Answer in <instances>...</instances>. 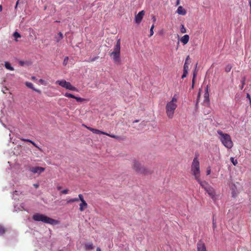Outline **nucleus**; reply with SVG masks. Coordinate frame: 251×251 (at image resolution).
<instances>
[{"mask_svg": "<svg viewBox=\"0 0 251 251\" xmlns=\"http://www.w3.org/2000/svg\"><path fill=\"white\" fill-rule=\"evenodd\" d=\"M191 174L194 176L196 180L201 184L202 187L203 185L200 179V163L197 157H195L191 166Z\"/></svg>", "mask_w": 251, "mask_h": 251, "instance_id": "1", "label": "nucleus"}, {"mask_svg": "<svg viewBox=\"0 0 251 251\" xmlns=\"http://www.w3.org/2000/svg\"><path fill=\"white\" fill-rule=\"evenodd\" d=\"M32 219L35 221L43 222L44 223L49 224L51 225H55L58 223V221L47 217L44 214L38 213L34 214L32 216Z\"/></svg>", "mask_w": 251, "mask_h": 251, "instance_id": "2", "label": "nucleus"}, {"mask_svg": "<svg viewBox=\"0 0 251 251\" xmlns=\"http://www.w3.org/2000/svg\"><path fill=\"white\" fill-rule=\"evenodd\" d=\"M176 102L177 99L174 97L166 105V114L169 119H172L174 117L175 111L177 107Z\"/></svg>", "mask_w": 251, "mask_h": 251, "instance_id": "3", "label": "nucleus"}, {"mask_svg": "<svg viewBox=\"0 0 251 251\" xmlns=\"http://www.w3.org/2000/svg\"><path fill=\"white\" fill-rule=\"evenodd\" d=\"M220 135L219 138L222 144L227 148L231 149L233 147V143L230 135L227 133H224L221 130L217 131Z\"/></svg>", "mask_w": 251, "mask_h": 251, "instance_id": "4", "label": "nucleus"}, {"mask_svg": "<svg viewBox=\"0 0 251 251\" xmlns=\"http://www.w3.org/2000/svg\"><path fill=\"white\" fill-rule=\"evenodd\" d=\"M132 169L138 174L148 175L150 173L149 170L136 160L133 161Z\"/></svg>", "mask_w": 251, "mask_h": 251, "instance_id": "5", "label": "nucleus"}, {"mask_svg": "<svg viewBox=\"0 0 251 251\" xmlns=\"http://www.w3.org/2000/svg\"><path fill=\"white\" fill-rule=\"evenodd\" d=\"M56 83L58 84L61 87L66 88V89L71 91H76V87L73 86L70 82L66 81L65 80H57Z\"/></svg>", "mask_w": 251, "mask_h": 251, "instance_id": "6", "label": "nucleus"}, {"mask_svg": "<svg viewBox=\"0 0 251 251\" xmlns=\"http://www.w3.org/2000/svg\"><path fill=\"white\" fill-rule=\"evenodd\" d=\"M205 191L208 193L209 196L213 199L214 200L215 198V192L214 189L209 186L208 184L205 182Z\"/></svg>", "mask_w": 251, "mask_h": 251, "instance_id": "7", "label": "nucleus"}, {"mask_svg": "<svg viewBox=\"0 0 251 251\" xmlns=\"http://www.w3.org/2000/svg\"><path fill=\"white\" fill-rule=\"evenodd\" d=\"M78 196L79 200L81 201V203L79 205V209L80 211H83L85 209L87 208L88 204L86 201L84 200L83 196L82 194H79Z\"/></svg>", "mask_w": 251, "mask_h": 251, "instance_id": "8", "label": "nucleus"}, {"mask_svg": "<svg viewBox=\"0 0 251 251\" xmlns=\"http://www.w3.org/2000/svg\"><path fill=\"white\" fill-rule=\"evenodd\" d=\"M144 15L145 12L144 10H142L139 12L138 14L136 15L135 16V23L138 24H140L141 22Z\"/></svg>", "mask_w": 251, "mask_h": 251, "instance_id": "9", "label": "nucleus"}, {"mask_svg": "<svg viewBox=\"0 0 251 251\" xmlns=\"http://www.w3.org/2000/svg\"><path fill=\"white\" fill-rule=\"evenodd\" d=\"M29 171L34 174L38 173L40 174L45 171V168L41 167H33L30 168Z\"/></svg>", "mask_w": 251, "mask_h": 251, "instance_id": "10", "label": "nucleus"}, {"mask_svg": "<svg viewBox=\"0 0 251 251\" xmlns=\"http://www.w3.org/2000/svg\"><path fill=\"white\" fill-rule=\"evenodd\" d=\"M64 96L65 97H68V98L75 99L76 100L77 102H82L86 100L85 99L81 98H80V97H75L74 95H73V94H72L71 93H66L65 94Z\"/></svg>", "mask_w": 251, "mask_h": 251, "instance_id": "11", "label": "nucleus"}, {"mask_svg": "<svg viewBox=\"0 0 251 251\" xmlns=\"http://www.w3.org/2000/svg\"><path fill=\"white\" fill-rule=\"evenodd\" d=\"M110 55L112 57L113 62L115 64H119L121 62L120 53H110Z\"/></svg>", "mask_w": 251, "mask_h": 251, "instance_id": "12", "label": "nucleus"}, {"mask_svg": "<svg viewBox=\"0 0 251 251\" xmlns=\"http://www.w3.org/2000/svg\"><path fill=\"white\" fill-rule=\"evenodd\" d=\"M121 52V41L120 39H119L116 44L114 46L113 48V51L110 53L113 54L114 53H120Z\"/></svg>", "mask_w": 251, "mask_h": 251, "instance_id": "13", "label": "nucleus"}, {"mask_svg": "<svg viewBox=\"0 0 251 251\" xmlns=\"http://www.w3.org/2000/svg\"><path fill=\"white\" fill-rule=\"evenodd\" d=\"M82 126H84V127H85L86 128H87L89 130H90L92 132H93L94 133L101 134H103V135L106 134V132H105L100 131V130L99 129H95V128H92V127H88V126H86L85 125H82Z\"/></svg>", "mask_w": 251, "mask_h": 251, "instance_id": "14", "label": "nucleus"}, {"mask_svg": "<svg viewBox=\"0 0 251 251\" xmlns=\"http://www.w3.org/2000/svg\"><path fill=\"white\" fill-rule=\"evenodd\" d=\"M197 251H204V242L201 240L197 244Z\"/></svg>", "mask_w": 251, "mask_h": 251, "instance_id": "15", "label": "nucleus"}, {"mask_svg": "<svg viewBox=\"0 0 251 251\" xmlns=\"http://www.w3.org/2000/svg\"><path fill=\"white\" fill-rule=\"evenodd\" d=\"M189 40V36L188 35H185L182 36L180 39L181 42L184 44H186Z\"/></svg>", "mask_w": 251, "mask_h": 251, "instance_id": "16", "label": "nucleus"}, {"mask_svg": "<svg viewBox=\"0 0 251 251\" xmlns=\"http://www.w3.org/2000/svg\"><path fill=\"white\" fill-rule=\"evenodd\" d=\"M177 13L179 15H185L186 14V11L182 6H180L177 9Z\"/></svg>", "mask_w": 251, "mask_h": 251, "instance_id": "17", "label": "nucleus"}, {"mask_svg": "<svg viewBox=\"0 0 251 251\" xmlns=\"http://www.w3.org/2000/svg\"><path fill=\"white\" fill-rule=\"evenodd\" d=\"M189 56H188L187 57V58H186V60H185V63L184 64V66H183V71H185V72L188 71V69H189V66H188V65H189V63H188V60H189Z\"/></svg>", "mask_w": 251, "mask_h": 251, "instance_id": "18", "label": "nucleus"}, {"mask_svg": "<svg viewBox=\"0 0 251 251\" xmlns=\"http://www.w3.org/2000/svg\"><path fill=\"white\" fill-rule=\"evenodd\" d=\"M205 104H206V106H208L209 105V99L208 97V94L207 90H205Z\"/></svg>", "mask_w": 251, "mask_h": 251, "instance_id": "19", "label": "nucleus"}, {"mask_svg": "<svg viewBox=\"0 0 251 251\" xmlns=\"http://www.w3.org/2000/svg\"><path fill=\"white\" fill-rule=\"evenodd\" d=\"M85 250L86 251L92 250L94 248L93 244L92 243H86L84 247Z\"/></svg>", "mask_w": 251, "mask_h": 251, "instance_id": "20", "label": "nucleus"}, {"mask_svg": "<svg viewBox=\"0 0 251 251\" xmlns=\"http://www.w3.org/2000/svg\"><path fill=\"white\" fill-rule=\"evenodd\" d=\"M4 66H5V67L7 70H9L10 71H14V68L11 66L10 63L7 61L5 62Z\"/></svg>", "mask_w": 251, "mask_h": 251, "instance_id": "21", "label": "nucleus"}, {"mask_svg": "<svg viewBox=\"0 0 251 251\" xmlns=\"http://www.w3.org/2000/svg\"><path fill=\"white\" fill-rule=\"evenodd\" d=\"M55 38L56 39V42H58L63 38V34L60 32L58 33V36H56Z\"/></svg>", "mask_w": 251, "mask_h": 251, "instance_id": "22", "label": "nucleus"}, {"mask_svg": "<svg viewBox=\"0 0 251 251\" xmlns=\"http://www.w3.org/2000/svg\"><path fill=\"white\" fill-rule=\"evenodd\" d=\"M202 91V87L199 90V92L198 94V96H197V102H196V108H197V106H198V101L199 100H200V97H201V92Z\"/></svg>", "mask_w": 251, "mask_h": 251, "instance_id": "23", "label": "nucleus"}, {"mask_svg": "<svg viewBox=\"0 0 251 251\" xmlns=\"http://www.w3.org/2000/svg\"><path fill=\"white\" fill-rule=\"evenodd\" d=\"M6 229L1 225H0V236L2 235L6 232Z\"/></svg>", "mask_w": 251, "mask_h": 251, "instance_id": "24", "label": "nucleus"}, {"mask_svg": "<svg viewBox=\"0 0 251 251\" xmlns=\"http://www.w3.org/2000/svg\"><path fill=\"white\" fill-rule=\"evenodd\" d=\"M79 200V198H75L71 199L67 201V203H73L74 202L78 201Z\"/></svg>", "mask_w": 251, "mask_h": 251, "instance_id": "25", "label": "nucleus"}, {"mask_svg": "<svg viewBox=\"0 0 251 251\" xmlns=\"http://www.w3.org/2000/svg\"><path fill=\"white\" fill-rule=\"evenodd\" d=\"M13 36L15 37V40L16 41H18L17 40V38H21V36L20 35V33H19L17 31H15L14 33H13Z\"/></svg>", "mask_w": 251, "mask_h": 251, "instance_id": "26", "label": "nucleus"}, {"mask_svg": "<svg viewBox=\"0 0 251 251\" xmlns=\"http://www.w3.org/2000/svg\"><path fill=\"white\" fill-rule=\"evenodd\" d=\"M245 80H246V77L244 76L241 81V82L242 83L241 85L240 86V88L241 90H242L243 89L244 86L245 84Z\"/></svg>", "mask_w": 251, "mask_h": 251, "instance_id": "27", "label": "nucleus"}, {"mask_svg": "<svg viewBox=\"0 0 251 251\" xmlns=\"http://www.w3.org/2000/svg\"><path fill=\"white\" fill-rule=\"evenodd\" d=\"M25 84L27 87L33 90L34 89L33 85L32 83L29 82H25Z\"/></svg>", "mask_w": 251, "mask_h": 251, "instance_id": "28", "label": "nucleus"}, {"mask_svg": "<svg viewBox=\"0 0 251 251\" xmlns=\"http://www.w3.org/2000/svg\"><path fill=\"white\" fill-rule=\"evenodd\" d=\"M231 68H232V66L230 64H228L226 67L225 71L226 73H228L230 71Z\"/></svg>", "mask_w": 251, "mask_h": 251, "instance_id": "29", "label": "nucleus"}, {"mask_svg": "<svg viewBox=\"0 0 251 251\" xmlns=\"http://www.w3.org/2000/svg\"><path fill=\"white\" fill-rule=\"evenodd\" d=\"M154 28V25L153 24L151 27V29H150V37H151V36H152L153 35V28Z\"/></svg>", "mask_w": 251, "mask_h": 251, "instance_id": "30", "label": "nucleus"}, {"mask_svg": "<svg viewBox=\"0 0 251 251\" xmlns=\"http://www.w3.org/2000/svg\"><path fill=\"white\" fill-rule=\"evenodd\" d=\"M104 135H107V136H108L109 137H111L112 138H115V139H119L120 138L118 136H116V135H113V134H108L107 133H106V134H105Z\"/></svg>", "mask_w": 251, "mask_h": 251, "instance_id": "31", "label": "nucleus"}, {"mask_svg": "<svg viewBox=\"0 0 251 251\" xmlns=\"http://www.w3.org/2000/svg\"><path fill=\"white\" fill-rule=\"evenodd\" d=\"M180 31L181 33H184L185 32H186V28L184 27V26L182 25H181V27H180Z\"/></svg>", "mask_w": 251, "mask_h": 251, "instance_id": "32", "label": "nucleus"}, {"mask_svg": "<svg viewBox=\"0 0 251 251\" xmlns=\"http://www.w3.org/2000/svg\"><path fill=\"white\" fill-rule=\"evenodd\" d=\"M68 60H69V57L68 56L65 57L64 59L63 63V64L64 66H66L68 64Z\"/></svg>", "mask_w": 251, "mask_h": 251, "instance_id": "33", "label": "nucleus"}, {"mask_svg": "<svg viewBox=\"0 0 251 251\" xmlns=\"http://www.w3.org/2000/svg\"><path fill=\"white\" fill-rule=\"evenodd\" d=\"M230 160L233 164L235 166L238 163L237 160L236 159L235 160L233 157H231Z\"/></svg>", "mask_w": 251, "mask_h": 251, "instance_id": "34", "label": "nucleus"}, {"mask_svg": "<svg viewBox=\"0 0 251 251\" xmlns=\"http://www.w3.org/2000/svg\"><path fill=\"white\" fill-rule=\"evenodd\" d=\"M99 56H96L91 58H90L89 60L88 61L89 62H92L95 61L96 59H98Z\"/></svg>", "mask_w": 251, "mask_h": 251, "instance_id": "35", "label": "nucleus"}, {"mask_svg": "<svg viewBox=\"0 0 251 251\" xmlns=\"http://www.w3.org/2000/svg\"><path fill=\"white\" fill-rule=\"evenodd\" d=\"M20 140L23 141H24V142H32V141L30 139H25V138H20Z\"/></svg>", "mask_w": 251, "mask_h": 251, "instance_id": "36", "label": "nucleus"}, {"mask_svg": "<svg viewBox=\"0 0 251 251\" xmlns=\"http://www.w3.org/2000/svg\"><path fill=\"white\" fill-rule=\"evenodd\" d=\"M187 74H188V72L187 71L185 72V71H183V75H182L181 76V78L182 79H183L184 78L186 77Z\"/></svg>", "mask_w": 251, "mask_h": 251, "instance_id": "37", "label": "nucleus"}, {"mask_svg": "<svg viewBox=\"0 0 251 251\" xmlns=\"http://www.w3.org/2000/svg\"><path fill=\"white\" fill-rule=\"evenodd\" d=\"M68 192H69V190L66 189L62 190L61 191V193L63 194H68Z\"/></svg>", "mask_w": 251, "mask_h": 251, "instance_id": "38", "label": "nucleus"}, {"mask_svg": "<svg viewBox=\"0 0 251 251\" xmlns=\"http://www.w3.org/2000/svg\"><path fill=\"white\" fill-rule=\"evenodd\" d=\"M210 173H211V169H210V167H208L207 168L206 175H210Z\"/></svg>", "mask_w": 251, "mask_h": 251, "instance_id": "39", "label": "nucleus"}, {"mask_svg": "<svg viewBox=\"0 0 251 251\" xmlns=\"http://www.w3.org/2000/svg\"><path fill=\"white\" fill-rule=\"evenodd\" d=\"M39 81L42 84H44V85H46V83L45 82V81L44 80L42 79H39Z\"/></svg>", "mask_w": 251, "mask_h": 251, "instance_id": "40", "label": "nucleus"}, {"mask_svg": "<svg viewBox=\"0 0 251 251\" xmlns=\"http://www.w3.org/2000/svg\"><path fill=\"white\" fill-rule=\"evenodd\" d=\"M247 98H248L249 100L251 105V98L250 95L249 93H247Z\"/></svg>", "mask_w": 251, "mask_h": 251, "instance_id": "41", "label": "nucleus"}, {"mask_svg": "<svg viewBox=\"0 0 251 251\" xmlns=\"http://www.w3.org/2000/svg\"><path fill=\"white\" fill-rule=\"evenodd\" d=\"M31 143L35 147L37 148L38 149L40 150V148L34 142L32 141Z\"/></svg>", "mask_w": 251, "mask_h": 251, "instance_id": "42", "label": "nucleus"}, {"mask_svg": "<svg viewBox=\"0 0 251 251\" xmlns=\"http://www.w3.org/2000/svg\"><path fill=\"white\" fill-rule=\"evenodd\" d=\"M195 76H196V75H195V73H194V74H193V80H192V88L194 86V79H195Z\"/></svg>", "mask_w": 251, "mask_h": 251, "instance_id": "43", "label": "nucleus"}, {"mask_svg": "<svg viewBox=\"0 0 251 251\" xmlns=\"http://www.w3.org/2000/svg\"><path fill=\"white\" fill-rule=\"evenodd\" d=\"M33 90L38 92V93H41V91L39 90H37V89H36L34 88V89H33Z\"/></svg>", "mask_w": 251, "mask_h": 251, "instance_id": "44", "label": "nucleus"}, {"mask_svg": "<svg viewBox=\"0 0 251 251\" xmlns=\"http://www.w3.org/2000/svg\"><path fill=\"white\" fill-rule=\"evenodd\" d=\"M33 90L38 92V93H41V91L39 90H37V89H36L34 88V89H33Z\"/></svg>", "mask_w": 251, "mask_h": 251, "instance_id": "45", "label": "nucleus"}, {"mask_svg": "<svg viewBox=\"0 0 251 251\" xmlns=\"http://www.w3.org/2000/svg\"><path fill=\"white\" fill-rule=\"evenodd\" d=\"M152 19L153 22L154 23L156 22V18H155V17L154 16H152Z\"/></svg>", "mask_w": 251, "mask_h": 251, "instance_id": "46", "label": "nucleus"}, {"mask_svg": "<svg viewBox=\"0 0 251 251\" xmlns=\"http://www.w3.org/2000/svg\"><path fill=\"white\" fill-rule=\"evenodd\" d=\"M33 186L36 188H38L39 186V185L38 184H34Z\"/></svg>", "mask_w": 251, "mask_h": 251, "instance_id": "47", "label": "nucleus"}, {"mask_svg": "<svg viewBox=\"0 0 251 251\" xmlns=\"http://www.w3.org/2000/svg\"><path fill=\"white\" fill-rule=\"evenodd\" d=\"M20 0H18L16 2V5H15V8L16 9L17 7V6L19 4V1Z\"/></svg>", "mask_w": 251, "mask_h": 251, "instance_id": "48", "label": "nucleus"}, {"mask_svg": "<svg viewBox=\"0 0 251 251\" xmlns=\"http://www.w3.org/2000/svg\"><path fill=\"white\" fill-rule=\"evenodd\" d=\"M31 79L32 80H36V78L35 76H32L31 77Z\"/></svg>", "mask_w": 251, "mask_h": 251, "instance_id": "49", "label": "nucleus"}, {"mask_svg": "<svg viewBox=\"0 0 251 251\" xmlns=\"http://www.w3.org/2000/svg\"><path fill=\"white\" fill-rule=\"evenodd\" d=\"M61 188H62V187H61V186H57V190H61Z\"/></svg>", "mask_w": 251, "mask_h": 251, "instance_id": "50", "label": "nucleus"}, {"mask_svg": "<svg viewBox=\"0 0 251 251\" xmlns=\"http://www.w3.org/2000/svg\"><path fill=\"white\" fill-rule=\"evenodd\" d=\"M20 64L21 65V66H23L24 65V62H23V61H20Z\"/></svg>", "mask_w": 251, "mask_h": 251, "instance_id": "51", "label": "nucleus"}, {"mask_svg": "<svg viewBox=\"0 0 251 251\" xmlns=\"http://www.w3.org/2000/svg\"><path fill=\"white\" fill-rule=\"evenodd\" d=\"M96 251H101V249L99 247H98Z\"/></svg>", "mask_w": 251, "mask_h": 251, "instance_id": "52", "label": "nucleus"}, {"mask_svg": "<svg viewBox=\"0 0 251 251\" xmlns=\"http://www.w3.org/2000/svg\"><path fill=\"white\" fill-rule=\"evenodd\" d=\"M2 7L1 5H0V12L2 11Z\"/></svg>", "mask_w": 251, "mask_h": 251, "instance_id": "53", "label": "nucleus"}, {"mask_svg": "<svg viewBox=\"0 0 251 251\" xmlns=\"http://www.w3.org/2000/svg\"><path fill=\"white\" fill-rule=\"evenodd\" d=\"M179 4V0H177L176 5H178Z\"/></svg>", "mask_w": 251, "mask_h": 251, "instance_id": "54", "label": "nucleus"}, {"mask_svg": "<svg viewBox=\"0 0 251 251\" xmlns=\"http://www.w3.org/2000/svg\"><path fill=\"white\" fill-rule=\"evenodd\" d=\"M250 1H251V0H249V2Z\"/></svg>", "mask_w": 251, "mask_h": 251, "instance_id": "55", "label": "nucleus"}]
</instances>
